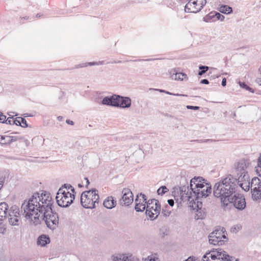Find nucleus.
Returning a JSON list of instances; mask_svg holds the SVG:
<instances>
[{"label":"nucleus","instance_id":"obj_1","mask_svg":"<svg viewBox=\"0 0 261 261\" xmlns=\"http://www.w3.org/2000/svg\"><path fill=\"white\" fill-rule=\"evenodd\" d=\"M53 201L49 194L36 192L28 201L21 205L22 215L31 219L35 224L40 222V218L44 220L47 226L54 229L59 223L58 215L52 208Z\"/></svg>","mask_w":261,"mask_h":261},{"label":"nucleus","instance_id":"obj_2","mask_svg":"<svg viewBox=\"0 0 261 261\" xmlns=\"http://www.w3.org/2000/svg\"><path fill=\"white\" fill-rule=\"evenodd\" d=\"M237 186V178L229 174L215 184L213 188L215 197L220 199L221 206L225 209L229 203V198L233 195Z\"/></svg>","mask_w":261,"mask_h":261},{"label":"nucleus","instance_id":"obj_3","mask_svg":"<svg viewBox=\"0 0 261 261\" xmlns=\"http://www.w3.org/2000/svg\"><path fill=\"white\" fill-rule=\"evenodd\" d=\"M247 165L246 162L241 160L235 165L237 174V183L245 191L247 192L250 189V179L246 171Z\"/></svg>","mask_w":261,"mask_h":261},{"label":"nucleus","instance_id":"obj_4","mask_svg":"<svg viewBox=\"0 0 261 261\" xmlns=\"http://www.w3.org/2000/svg\"><path fill=\"white\" fill-rule=\"evenodd\" d=\"M193 193V203L198 209H201L202 206V198H205L212 192L211 185L206 182L197 188L190 189Z\"/></svg>","mask_w":261,"mask_h":261},{"label":"nucleus","instance_id":"obj_5","mask_svg":"<svg viewBox=\"0 0 261 261\" xmlns=\"http://www.w3.org/2000/svg\"><path fill=\"white\" fill-rule=\"evenodd\" d=\"M99 196L96 189L83 192L81 196V203L86 208H94L95 203H98Z\"/></svg>","mask_w":261,"mask_h":261},{"label":"nucleus","instance_id":"obj_6","mask_svg":"<svg viewBox=\"0 0 261 261\" xmlns=\"http://www.w3.org/2000/svg\"><path fill=\"white\" fill-rule=\"evenodd\" d=\"M201 261H233V257L222 249L217 248L206 252L203 256ZM235 261H239V259H236Z\"/></svg>","mask_w":261,"mask_h":261},{"label":"nucleus","instance_id":"obj_7","mask_svg":"<svg viewBox=\"0 0 261 261\" xmlns=\"http://www.w3.org/2000/svg\"><path fill=\"white\" fill-rule=\"evenodd\" d=\"M58 204L63 207H68L74 199V195L69 191H66L64 188H60L56 197Z\"/></svg>","mask_w":261,"mask_h":261},{"label":"nucleus","instance_id":"obj_8","mask_svg":"<svg viewBox=\"0 0 261 261\" xmlns=\"http://www.w3.org/2000/svg\"><path fill=\"white\" fill-rule=\"evenodd\" d=\"M146 214L151 220L157 218L161 211V205L159 201L155 199L147 201Z\"/></svg>","mask_w":261,"mask_h":261},{"label":"nucleus","instance_id":"obj_9","mask_svg":"<svg viewBox=\"0 0 261 261\" xmlns=\"http://www.w3.org/2000/svg\"><path fill=\"white\" fill-rule=\"evenodd\" d=\"M229 203L227 204V207L225 209L229 208L231 204L238 210H243L246 207V201L244 197L241 195L236 193L229 198Z\"/></svg>","mask_w":261,"mask_h":261},{"label":"nucleus","instance_id":"obj_10","mask_svg":"<svg viewBox=\"0 0 261 261\" xmlns=\"http://www.w3.org/2000/svg\"><path fill=\"white\" fill-rule=\"evenodd\" d=\"M182 179L185 180L186 184L181 186L179 188L180 199L182 201H188L190 204H193L194 200L192 191L190 189V187L189 186L186 178H184ZM192 206H193V205H192Z\"/></svg>","mask_w":261,"mask_h":261},{"label":"nucleus","instance_id":"obj_11","mask_svg":"<svg viewBox=\"0 0 261 261\" xmlns=\"http://www.w3.org/2000/svg\"><path fill=\"white\" fill-rule=\"evenodd\" d=\"M206 0H190L186 5L185 10L186 12L197 13L205 5Z\"/></svg>","mask_w":261,"mask_h":261},{"label":"nucleus","instance_id":"obj_12","mask_svg":"<svg viewBox=\"0 0 261 261\" xmlns=\"http://www.w3.org/2000/svg\"><path fill=\"white\" fill-rule=\"evenodd\" d=\"M122 197L118 201V203L121 206H128L130 205L134 200V195L128 188H124L121 192Z\"/></svg>","mask_w":261,"mask_h":261},{"label":"nucleus","instance_id":"obj_13","mask_svg":"<svg viewBox=\"0 0 261 261\" xmlns=\"http://www.w3.org/2000/svg\"><path fill=\"white\" fill-rule=\"evenodd\" d=\"M7 217L9 223L12 225H18L20 219L19 209L16 205L11 207L8 211Z\"/></svg>","mask_w":261,"mask_h":261},{"label":"nucleus","instance_id":"obj_14","mask_svg":"<svg viewBox=\"0 0 261 261\" xmlns=\"http://www.w3.org/2000/svg\"><path fill=\"white\" fill-rule=\"evenodd\" d=\"M135 210L137 212H143L144 211L147 206V198L145 194L140 193L137 195V197L135 199Z\"/></svg>","mask_w":261,"mask_h":261},{"label":"nucleus","instance_id":"obj_15","mask_svg":"<svg viewBox=\"0 0 261 261\" xmlns=\"http://www.w3.org/2000/svg\"><path fill=\"white\" fill-rule=\"evenodd\" d=\"M118 98H119V95L116 94L106 96L102 100L101 103L103 105L117 107L119 105Z\"/></svg>","mask_w":261,"mask_h":261},{"label":"nucleus","instance_id":"obj_16","mask_svg":"<svg viewBox=\"0 0 261 261\" xmlns=\"http://www.w3.org/2000/svg\"><path fill=\"white\" fill-rule=\"evenodd\" d=\"M224 19V16L219 12H212L203 18V21L205 22L211 21V20H212V21H215L216 20L223 21Z\"/></svg>","mask_w":261,"mask_h":261},{"label":"nucleus","instance_id":"obj_17","mask_svg":"<svg viewBox=\"0 0 261 261\" xmlns=\"http://www.w3.org/2000/svg\"><path fill=\"white\" fill-rule=\"evenodd\" d=\"M206 182H207V180L204 179L202 177H194V178H192L190 180V189L193 188H197L199 186H202V185Z\"/></svg>","mask_w":261,"mask_h":261},{"label":"nucleus","instance_id":"obj_18","mask_svg":"<svg viewBox=\"0 0 261 261\" xmlns=\"http://www.w3.org/2000/svg\"><path fill=\"white\" fill-rule=\"evenodd\" d=\"M118 102L119 105L117 107L122 108H128L130 107L132 100L129 97H124L119 95V98H118Z\"/></svg>","mask_w":261,"mask_h":261},{"label":"nucleus","instance_id":"obj_19","mask_svg":"<svg viewBox=\"0 0 261 261\" xmlns=\"http://www.w3.org/2000/svg\"><path fill=\"white\" fill-rule=\"evenodd\" d=\"M103 206L108 209H112L116 205V201L112 196L107 197L103 201Z\"/></svg>","mask_w":261,"mask_h":261},{"label":"nucleus","instance_id":"obj_20","mask_svg":"<svg viewBox=\"0 0 261 261\" xmlns=\"http://www.w3.org/2000/svg\"><path fill=\"white\" fill-rule=\"evenodd\" d=\"M8 205L6 202L0 203V221H3L4 218L7 217L8 213Z\"/></svg>","mask_w":261,"mask_h":261},{"label":"nucleus","instance_id":"obj_21","mask_svg":"<svg viewBox=\"0 0 261 261\" xmlns=\"http://www.w3.org/2000/svg\"><path fill=\"white\" fill-rule=\"evenodd\" d=\"M209 242L211 244H213L214 245H218L219 246H221L224 245V242L222 241H218V238H217V236L215 235L214 233L211 232L208 236Z\"/></svg>","mask_w":261,"mask_h":261},{"label":"nucleus","instance_id":"obj_22","mask_svg":"<svg viewBox=\"0 0 261 261\" xmlns=\"http://www.w3.org/2000/svg\"><path fill=\"white\" fill-rule=\"evenodd\" d=\"M49 238L44 234L40 236L37 240L38 245H41V246H45L46 245L49 243Z\"/></svg>","mask_w":261,"mask_h":261},{"label":"nucleus","instance_id":"obj_23","mask_svg":"<svg viewBox=\"0 0 261 261\" xmlns=\"http://www.w3.org/2000/svg\"><path fill=\"white\" fill-rule=\"evenodd\" d=\"M121 261H139V259L130 254H121Z\"/></svg>","mask_w":261,"mask_h":261},{"label":"nucleus","instance_id":"obj_24","mask_svg":"<svg viewBox=\"0 0 261 261\" xmlns=\"http://www.w3.org/2000/svg\"><path fill=\"white\" fill-rule=\"evenodd\" d=\"M171 74L172 79L175 80H183V79L187 76V75L185 73L175 72L174 70L171 72Z\"/></svg>","mask_w":261,"mask_h":261},{"label":"nucleus","instance_id":"obj_25","mask_svg":"<svg viewBox=\"0 0 261 261\" xmlns=\"http://www.w3.org/2000/svg\"><path fill=\"white\" fill-rule=\"evenodd\" d=\"M8 140L5 142L4 144H11L13 142L20 140L23 139V137L21 136H7Z\"/></svg>","mask_w":261,"mask_h":261},{"label":"nucleus","instance_id":"obj_26","mask_svg":"<svg viewBox=\"0 0 261 261\" xmlns=\"http://www.w3.org/2000/svg\"><path fill=\"white\" fill-rule=\"evenodd\" d=\"M219 11L224 14H229L232 12V9L227 5H221L219 7Z\"/></svg>","mask_w":261,"mask_h":261},{"label":"nucleus","instance_id":"obj_27","mask_svg":"<svg viewBox=\"0 0 261 261\" xmlns=\"http://www.w3.org/2000/svg\"><path fill=\"white\" fill-rule=\"evenodd\" d=\"M258 186H261V181L258 177H253L251 182V188Z\"/></svg>","mask_w":261,"mask_h":261},{"label":"nucleus","instance_id":"obj_28","mask_svg":"<svg viewBox=\"0 0 261 261\" xmlns=\"http://www.w3.org/2000/svg\"><path fill=\"white\" fill-rule=\"evenodd\" d=\"M258 186H261V181L258 177H253L251 182V188Z\"/></svg>","mask_w":261,"mask_h":261},{"label":"nucleus","instance_id":"obj_29","mask_svg":"<svg viewBox=\"0 0 261 261\" xmlns=\"http://www.w3.org/2000/svg\"><path fill=\"white\" fill-rule=\"evenodd\" d=\"M223 229H224V228H222L221 230H215L214 231L212 232V233H214L215 235L217 236V238L221 237V236H222L223 239H227V237L224 234Z\"/></svg>","mask_w":261,"mask_h":261},{"label":"nucleus","instance_id":"obj_30","mask_svg":"<svg viewBox=\"0 0 261 261\" xmlns=\"http://www.w3.org/2000/svg\"><path fill=\"white\" fill-rule=\"evenodd\" d=\"M88 65H90V66L95 65H98V63L97 62H88V63H86L80 64L76 65L74 66V68L77 69V68L86 67L88 66Z\"/></svg>","mask_w":261,"mask_h":261},{"label":"nucleus","instance_id":"obj_31","mask_svg":"<svg viewBox=\"0 0 261 261\" xmlns=\"http://www.w3.org/2000/svg\"><path fill=\"white\" fill-rule=\"evenodd\" d=\"M252 192V197L254 200H258L261 199V191H257L256 192Z\"/></svg>","mask_w":261,"mask_h":261},{"label":"nucleus","instance_id":"obj_32","mask_svg":"<svg viewBox=\"0 0 261 261\" xmlns=\"http://www.w3.org/2000/svg\"><path fill=\"white\" fill-rule=\"evenodd\" d=\"M239 84L241 88H244L249 91H250L252 93L254 92L253 90H252L251 88L249 87L245 83L239 81Z\"/></svg>","mask_w":261,"mask_h":261},{"label":"nucleus","instance_id":"obj_33","mask_svg":"<svg viewBox=\"0 0 261 261\" xmlns=\"http://www.w3.org/2000/svg\"><path fill=\"white\" fill-rule=\"evenodd\" d=\"M168 191V189L167 187L165 186H162L158 189L157 190V193L158 195H163Z\"/></svg>","mask_w":261,"mask_h":261},{"label":"nucleus","instance_id":"obj_34","mask_svg":"<svg viewBox=\"0 0 261 261\" xmlns=\"http://www.w3.org/2000/svg\"><path fill=\"white\" fill-rule=\"evenodd\" d=\"M199 69L200 71L198 72V75H202L208 70V67L206 66L200 65L199 67Z\"/></svg>","mask_w":261,"mask_h":261},{"label":"nucleus","instance_id":"obj_35","mask_svg":"<svg viewBox=\"0 0 261 261\" xmlns=\"http://www.w3.org/2000/svg\"><path fill=\"white\" fill-rule=\"evenodd\" d=\"M61 188H64L66 191H69V190H71V193L74 194L75 193V190L73 187H72L70 185L64 184Z\"/></svg>","mask_w":261,"mask_h":261},{"label":"nucleus","instance_id":"obj_36","mask_svg":"<svg viewBox=\"0 0 261 261\" xmlns=\"http://www.w3.org/2000/svg\"><path fill=\"white\" fill-rule=\"evenodd\" d=\"M112 261H121V254H114L111 256Z\"/></svg>","mask_w":261,"mask_h":261},{"label":"nucleus","instance_id":"obj_37","mask_svg":"<svg viewBox=\"0 0 261 261\" xmlns=\"http://www.w3.org/2000/svg\"><path fill=\"white\" fill-rule=\"evenodd\" d=\"M168 207V206H166L165 208H163L162 211V214L165 216V217H168L171 214V211L167 210V208Z\"/></svg>","mask_w":261,"mask_h":261},{"label":"nucleus","instance_id":"obj_38","mask_svg":"<svg viewBox=\"0 0 261 261\" xmlns=\"http://www.w3.org/2000/svg\"><path fill=\"white\" fill-rule=\"evenodd\" d=\"M18 119H20L21 126L23 127H28V124L26 120L22 117H18Z\"/></svg>","mask_w":261,"mask_h":261},{"label":"nucleus","instance_id":"obj_39","mask_svg":"<svg viewBox=\"0 0 261 261\" xmlns=\"http://www.w3.org/2000/svg\"><path fill=\"white\" fill-rule=\"evenodd\" d=\"M6 177L3 175H0V190L3 187L5 181Z\"/></svg>","mask_w":261,"mask_h":261},{"label":"nucleus","instance_id":"obj_40","mask_svg":"<svg viewBox=\"0 0 261 261\" xmlns=\"http://www.w3.org/2000/svg\"><path fill=\"white\" fill-rule=\"evenodd\" d=\"M260 169L261 171V153L260 156H259L257 161V167L256 168V171ZM260 176H261V173L259 174Z\"/></svg>","mask_w":261,"mask_h":261},{"label":"nucleus","instance_id":"obj_41","mask_svg":"<svg viewBox=\"0 0 261 261\" xmlns=\"http://www.w3.org/2000/svg\"><path fill=\"white\" fill-rule=\"evenodd\" d=\"M8 140L7 136L4 137L3 136H0V143L2 145H6L7 144H4V143Z\"/></svg>","mask_w":261,"mask_h":261},{"label":"nucleus","instance_id":"obj_42","mask_svg":"<svg viewBox=\"0 0 261 261\" xmlns=\"http://www.w3.org/2000/svg\"><path fill=\"white\" fill-rule=\"evenodd\" d=\"M186 107H187V108L188 109H191V110H199L200 109L199 107H198V106H190V105L187 106Z\"/></svg>","mask_w":261,"mask_h":261},{"label":"nucleus","instance_id":"obj_43","mask_svg":"<svg viewBox=\"0 0 261 261\" xmlns=\"http://www.w3.org/2000/svg\"><path fill=\"white\" fill-rule=\"evenodd\" d=\"M13 117H9L7 119H5L4 123H6V124H11L12 122H13Z\"/></svg>","mask_w":261,"mask_h":261},{"label":"nucleus","instance_id":"obj_44","mask_svg":"<svg viewBox=\"0 0 261 261\" xmlns=\"http://www.w3.org/2000/svg\"><path fill=\"white\" fill-rule=\"evenodd\" d=\"M20 119H18V118H16L15 120H13V124H16V125H21L20 123Z\"/></svg>","mask_w":261,"mask_h":261},{"label":"nucleus","instance_id":"obj_45","mask_svg":"<svg viewBox=\"0 0 261 261\" xmlns=\"http://www.w3.org/2000/svg\"><path fill=\"white\" fill-rule=\"evenodd\" d=\"M257 191H261V186L254 187L251 188V192H256Z\"/></svg>","mask_w":261,"mask_h":261},{"label":"nucleus","instance_id":"obj_46","mask_svg":"<svg viewBox=\"0 0 261 261\" xmlns=\"http://www.w3.org/2000/svg\"><path fill=\"white\" fill-rule=\"evenodd\" d=\"M6 118V116L3 115H0V122L4 123L5 119Z\"/></svg>","mask_w":261,"mask_h":261},{"label":"nucleus","instance_id":"obj_47","mask_svg":"<svg viewBox=\"0 0 261 261\" xmlns=\"http://www.w3.org/2000/svg\"><path fill=\"white\" fill-rule=\"evenodd\" d=\"M165 93H166L167 94H169V95H176V96H185L184 94H173V93H172L169 92L167 91H166Z\"/></svg>","mask_w":261,"mask_h":261},{"label":"nucleus","instance_id":"obj_48","mask_svg":"<svg viewBox=\"0 0 261 261\" xmlns=\"http://www.w3.org/2000/svg\"><path fill=\"white\" fill-rule=\"evenodd\" d=\"M168 203L170 206H173L174 204V201L173 199H169L168 200Z\"/></svg>","mask_w":261,"mask_h":261},{"label":"nucleus","instance_id":"obj_49","mask_svg":"<svg viewBox=\"0 0 261 261\" xmlns=\"http://www.w3.org/2000/svg\"><path fill=\"white\" fill-rule=\"evenodd\" d=\"M200 83L202 84H206L207 85V84H209V82L207 79H203V80H201Z\"/></svg>","mask_w":261,"mask_h":261},{"label":"nucleus","instance_id":"obj_50","mask_svg":"<svg viewBox=\"0 0 261 261\" xmlns=\"http://www.w3.org/2000/svg\"><path fill=\"white\" fill-rule=\"evenodd\" d=\"M21 140L23 141L26 146H28L30 145V142L27 139L23 138V139Z\"/></svg>","mask_w":261,"mask_h":261},{"label":"nucleus","instance_id":"obj_51","mask_svg":"<svg viewBox=\"0 0 261 261\" xmlns=\"http://www.w3.org/2000/svg\"><path fill=\"white\" fill-rule=\"evenodd\" d=\"M218 241H222V242H224V244L227 241V239H223V237L221 236V237H218Z\"/></svg>","mask_w":261,"mask_h":261},{"label":"nucleus","instance_id":"obj_52","mask_svg":"<svg viewBox=\"0 0 261 261\" xmlns=\"http://www.w3.org/2000/svg\"><path fill=\"white\" fill-rule=\"evenodd\" d=\"M221 85L223 87L226 86V78L224 77L222 79Z\"/></svg>","mask_w":261,"mask_h":261},{"label":"nucleus","instance_id":"obj_53","mask_svg":"<svg viewBox=\"0 0 261 261\" xmlns=\"http://www.w3.org/2000/svg\"><path fill=\"white\" fill-rule=\"evenodd\" d=\"M66 123L70 125H73L74 123L72 120H67L66 121Z\"/></svg>","mask_w":261,"mask_h":261},{"label":"nucleus","instance_id":"obj_54","mask_svg":"<svg viewBox=\"0 0 261 261\" xmlns=\"http://www.w3.org/2000/svg\"><path fill=\"white\" fill-rule=\"evenodd\" d=\"M36 140H37V141H39V140L41 141L42 139L39 137H34L32 139V141H35Z\"/></svg>","mask_w":261,"mask_h":261},{"label":"nucleus","instance_id":"obj_55","mask_svg":"<svg viewBox=\"0 0 261 261\" xmlns=\"http://www.w3.org/2000/svg\"><path fill=\"white\" fill-rule=\"evenodd\" d=\"M256 82L259 85H261V78H258L256 80Z\"/></svg>","mask_w":261,"mask_h":261},{"label":"nucleus","instance_id":"obj_56","mask_svg":"<svg viewBox=\"0 0 261 261\" xmlns=\"http://www.w3.org/2000/svg\"><path fill=\"white\" fill-rule=\"evenodd\" d=\"M85 179L86 180V187H87L88 185L90 184V182H89V179H88V178L85 177Z\"/></svg>","mask_w":261,"mask_h":261},{"label":"nucleus","instance_id":"obj_57","mask_svg":"<svg viewBox=\"0 0 261 261\" xmlns=\"http://www.w3.org/2000/svg\"><path fill=\"white\" fill-rule=\"evenodd\" d=\"M155 90H156V91H160V92L161 93H165L166 92V91L164 90H162V89H154Z\"/></svg>","mask_w":261,"mask_h":261},{"label":"nucleus","instance_id":"obj_58","mask_svg":"<svg viewBox=\"0 0 261 261\" xmlns=\"http://www.w3.org/2000/svg\"><path fill=\"white\" fill-rule=\"evenodd\" d=\"M57 119H58V121H61V120H62V119H63V117H62V116H58V117H57Z\"/></svg>","mask_w":261,"mask_h":261},{"label":"nucleus","instance_id":"obj_59","mask_svg":"<svg viewBox=\"0 0 261 261\" xmlns=\"http://www.w3.org/2000/svg\"><path fill=\"white\" fill-rule=\"evenodd\" d=\"M41 16V15L39 14V13H38L37 15H36V17H40Z\"/></svg>","mask_w":261,"mask_h":261},{"label":"nucleus","instance_id":"obj_60","mask_svg":"<svg viewBox=\"0 0 261 261\" xmlns=\"http://www.w3.org/2000/svg\"><path fill=\"white\" fill-rule=\"evenodd\" d=\"M78 186H79V187H83V186H82L81 184H79L78 185Z\"/></svg>","mask_w":261,"mask_h":261},{"label":"nucleus","instance_id":"obj_61","mask_svg":"<svg viewBox=\"0 0 261 261\" xmlns=\"http://www.w3.org/2000/svg\"><path fill=\"white\" fill-rule=\"evenodd\" d=\"M28 18H29L28 16H25L24 17V19H28Z\"/></svg>","mask_w":261,"mask_h":261},{"label":"nucleus","instance_id":"obj_62","mask_svg":"<svg viewBox=\"0 0 261 261\" xmlns=\"http://www.w3.org/2000/svg\"><path fill=\"white\" fill-rule=\"evenodd\" d=\"M43 140V143H44V142H45V140L44 139H43V140Z\"/></svg>","mask_w":261,"mask_h":261},{"label":"nucleus","instance_id":"obj_63","mask_svg":"<svg viewBox=\"0 0 261 261\" xmlns=\"http://www.w3.org/2000/svg\"><path fill=\"white\" fill-rule=\"evenodd\" d=\"M121 61H118L117 63H120ZM115 63H117V62H115Z\"/></svg>","mask_w":261,"mask_h":261},{"label":"nucleus","instance_id":"obj_64","mask_svg":"<svg viewBox=\"0 0 261 261\" xmlns=\"http://www.w3.org/2000/svg\"><path fill=\"white\" fill-rule=\"evenodd\" d=\"M142 2V1H141V2H140V1H139V2Z\"/></svg>","mask_w":261,"mask_h":261}]
</instances>
